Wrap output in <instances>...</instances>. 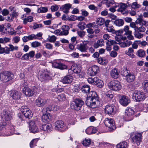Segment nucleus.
I'll use <instances>...</instances> for the list:
<instances>
[{"instance_id": "nucleus-35", "label": "nucleus", "mask_w": 148, "mask_h": 148, "mask_svg": "<svg viewBox=\"0 0 148 148\" xmlns=\"http://www.w3.org/2000/svg\"><path fill=\"white\" fill-rule=\"evenodd\" d=\"M125 32V34H130L132 33V31L129 30V27L128 26H125L124 27L123 30H120L119 32L120 33H123V31Z\"/></svg>"}, {"instance_id": "nucleus-18", "label": "nucleus", "mask_w": 148, "mask_h": 148, "mask_svg": "<svg viewBox=\"0 0 148 148\" xmlns=\"http://www.w3.org/2000/svg\"><path fill=\"white\" fill-rule=\"evenodd\" d=\"M120 72L116 68L112 69L110 71V75L111 77L114 79H117L119 77Z\"/></svg>"}, {"instance_id": "nucleus-44", "label": "nucleus", "mask_w": 148, "mask_h": 148, "mask_svg": "<svg viewBox=\"0 0 148 148\" xmlns=\"http://www.w3.org/2000/svg\"><path fill=\"white\" fill-rule=\"evenodd\" d=\"M136 54L139 57H143L145 55V52L144 50L140 49L137 51Z\"/></svg>"}, {"instance_id": "nucleus-9", "label": "nucleus", "mask_w": 148, "mask_h": 148, "mask_svg": "<svg viewBox=\"0 0 148 148\" xmlns=\"http://www.w3.org/2000/svg\"><path fill=\"white\" fill-rule=\"evenodd\" d=\"M134 111L132 108H127L125 110V115L126 117H129L128 121H131L133 119Z\"/></svg>"}, {"instance_id": "nucleus-45", "label": "nucleus", "mask_w": 148, "mask_h": 148, "mask_svg": "<svg viewBox=\"0 0 148 148\" xmlns=\"http://www.w3.org/2000/svg\"><path fill=\"white\" fill-rule=\"evenodd\" d=\"M30 110V109L26 106H23L21 108V111L23 114Z\"/></svg>"}, {"instance_id": "nucleus-26", "label": "nucleus", "mask_w": 148, "mask_h": 148, "mask_svg": "<svg viewBox=\"0 0 148 148\" xmlns=\"http://www.w3.org/2000/svg\"><path fill=\"white\" fill-rule=\"evenodd\" d=\"M40 129L44 131L49 132L51 130V125L49 124L42 125L40 127Z\"/></svg>"}, {"instance_id": "nucleus-55", "label": "nucleus", "mask_w": 148, "mask_h": 148, "mask_svg": "<svg viewBox=\"0 0 148 148\" xmlns=\"http://www.w3.org/2000/svg\"><path fill=\"white\" fill-rule=\"evenodd\" d=\"M10 51H12L14 50H17L18 49V47L17 46H14L13 45L10 44L8 45Z\"/></svg>"}, {"instance_id": "nucleus-3", "label": "nucleus", "mask_w": 148, "mask_h": 148, "mask_svg": "<svg viewBox=\"0 0 148 148\" xmlns=\"http://www.w3.org/2000/svg\"><path fill=\"white\" fill-rule=\"evenodd\" d=\"M108 86L110 89L115 91L120 90L122 87L121 83L116 80H113L111 81L109 83Z\"/></svg>"}, {"instance_id": "nucleus-39", "label": "nucleus", "mask_w": 148, "mask_h": 148, "mask_svg": "<svg viewBox=\"0 0 148 148\" xmlns=\"http://www.w3.org/2000/svg\"><path fill=\"white\" fill-rule=\"evenodd\" d=\"M99 63L101 65H105L107 63V60L104 58H99L97 59Z\"/></svg>"}, {"instance_id": "nucleus-2", "label": "nucleus", "mask_w": 148, "mask_h": 148, "mask_svg": "<svg viewBox=\"0 0 148 148\" xmlns=\"http://www.w3.org/2000/svg\"><path fill=\"white\" fill-rule=\"evenodd\" d=\"M14 78L13 74L8 71L4 72L0 74V78L3 82H7Z\"/></svg>"}, {"instance_id": "nucleus-43", "label": "nucleus", "mask_w": 148, "mask_h": 148, "mask_svg": "<svg viewBox=\"0 0 148 148\" xmlns=\"http://www.w3.org/2000/svg\"><path fill=\"white\" fill-rule=\"evenodd\" d=\"M105 23V20L102 18H99L96 20V23L98 25H103Z\"/></svg>"}, {"instance_id": "nucleus-10", "label": "nucleus", "mask_w": 148, "mask_h": 148, "mask_svg": "<svg viewBox=\"0 0 148 148\" xmlns=\"http://www.w3.org/2000/svg\"><path fill=\"white\" fill-rule=\"evenodd\" d=\"M52 66L60 70L66 69L67 68V66L60 62H54L52 63Z\"/></svg>"}, {"instance_id": "nucleus-41", "label": "nucleus", "mask_w": 148, "mask_h": 148, "mask_svg": "<svg viewBox=\"0 0 148 148\" xmlns=\"http://www.w3.org/2000/svg\"><path fill=\"white\" fill-rule=\"evenodd\" d=\"M38 140V138H35L33 139L30 142V147L31 148L34 147L36 145V144Z\"/></svg>"}, {"instance_id": "nucleus-30", "label": "nucleus", "mask_w": 148, "mask_h": 148, "mask_svg": "<svg viewBox=\"0 0 148 148\" xmlns=\"http://www.w3.org/2000/svg\"><path fill=\"white\" fill-rule=\"evenodd\" d=\"M127 7V6L125 4L121 3L120 7L117 10V11L121 12L123 14H126V12L125 9Z\"/></svg>"}, {"instance_id": "nucleus-64", "label": "nucleus", "mask_w": 148, "mask_h": 148, "mask_svg": "<svg viewBox=\"0 0 148 148\" xmlns=\"http://www.w3.org/2000/svg\"><path fill=\"white\" fill-rule=\"evenodd\" d=\"M51 32L54 33L56 35H61V31L59 29H57L54 32Z\"/></svg>"}, {"instance_id": "nucleus-47", "label": "nucleus", "mask_w": 148, "mask_h": 148, "mask_svg": "<svg viewBox=\"0 0 148 148\" xmlns=\"http://www.w3.org/2000/svg\"><path fill=\"white\" fill-rule=\"evenodd\" d=\"M106 28L107 30L109 32H111L113 34L116 33V31L112 25H109V26L107 27Z\"/></svg>"}, {"instance_id": "nucleus-11", "label": "nucleus", "mask_w": 148, "mask_h": 148, "mask_svg": "<svg viewBox=\"0 0 148 148\" xmlns=\"http://www.w3.org/2000/svg\"><path fill=\"white\" fill-rule=\"evenodd\" d=\"M105 112L108 115H113L114 114V106L113 105H108L104 108Z\"/></svg>"}, {"instance_id": "nucleus-32", "label": "nucleus", "mask_w": 148, "mask_h": 148, "mask_svg": "<svg viewBox=\"0 0 148 148\" xmlns=\"http://www.w3.org/2000/svg\"><path fill=\"white\" fill-rule=\"evenodd\" d=\"M134 50L132 48H129L128 50L125 51V53L131 58H133L135 55L134 54Z\"/></svg>"}, {"instance_id": "nucleus-13", "label": "nucleus", "mask_w": 148, "mask_h": 148, "mask_svg": "<svg viewBox=\"0 0 148 148\" xmlns=\"http://www.w3.org/2000/svg\"><path fill=\"white\" fill-rule=\"evenodd\" d=\"M29 130L31 132L36 133L39 132V130L34 121H31L29 123Z\"/></svg>"}, {"instance_id": "nucleus-1", "label": "nucleus", "mask_w": 148, "mask_h": 148, "mask_svg": "<svg viewBox=\"0 0 148 148\" xmlns=\"http://www.w3.org/2000/svg\"><path fill=\"white\" fill-rule=\"evenodd\" d=\"M89 97L86 98L85 102L88 106L92 108L100 106V101L96 92L91 91L88 94Z\"/></svg>"}, {"instance_id": "nucleus-49", "label": "nucleus", "mask_w": 148, "mask_h": 148, "mask_svg": "<svg viewBox=\"0 0 148 148\" xmlns=\"http://www.w3.org/2000/svg\"><path fill=\"white\" fill-rule=\"evenodd\" d=\"M104 3H106V6L108 7L110 6L111 4H112L114 3V0H104Z\"/></svg>"}, {"instance_id": "nucleus-22", "label": "nucleus", "mask_w": 148, "mask_h": 148, "mask_svg": "<svg viewBox=\"0 0 148 148\" xmlns=\"http://www.w3.org/2000/svg\"><path fill=\"white\" fill-rule=\"evenodd\" d=\"M3 117L5 121H9L12 119L11 113L9 111H4L3 112Z\"/></svg>"}, {"instance_id": "nucleus-25", "label": "nucleus", "mask_w": 148, "mask_h": 148, "mask_svg": "<svg viewBox=\"0 0 148 148\" xmlns=\"http://www.w3.org/2000/svg\"><path fill=\"white\" fill-rule=\"evenodd\" d=\"M39 79L41 82H45L50 79L51 77L47 74L43 73L40 75Z\"/></svg>"}, {"instance_id": "nucleus-12", "label": "nucleus", "mask_w": 148, "mask_h": 148, "mask_svg": "<svg viewBox=\"0 0 148 148\" xmlns=\"http://www.w3.org/2000/svg\"><path fill=\"white\" fill-rule=\"evenodd\" d=\"M9 95L14 100H18L21 97V94L20 92L15 90H12L9 92Z\"/></svg>"}, {"instance_id": "nucleus-28", "label": "nucleus", "mask_w": 148, "mask_h": 148, "mask_svg": "<svg viewBox=\"0 0 148 148\" xmlns=\"http://www.w3.org/2000/svg\"><path fill=\"white\" fill-rule=\"evenodd\" d=\"M136 24L140 25L148 26V21H145L141 18H138L136 21Z\"/></svg>"}, {"instance_id": "nucleus-15", "label": "nucleus", "mask_w": 148, "mask_h": 148, "mask_svg": "<svg viewBox=\"0 0 148 148\" xmlns=\"http://www.w3.org/2000/svg\"><path fill=\"white\" fill-rule=\"evenodd\" d=\"M47 103V101L42 96H40L36 100V104L38 107L43 106Z\"/></svg>"}, {"instance_id": "nucleus-50", "label": "nucleus", "mask_w": 148, "mask_h": 148, "mask_svg": "<svg viewBox=\"0 0 148 148\" xmlns=\"http://www.w3.org/2000/svg\"><path fill=\"white\" fill-rule=\"evenodd\" d=\"M32 47L36 48L41 46V43L37 41H35L31 43Z\"/></svg>"}, {"instance_id": "nucleus-58", "label": "nucleus", "mask_w": 148, "mask_h": 148, "mask_svg": "<svg viewBox=\"0 0 148 148\" xmlns=\"http://www.w3.org/2000/svg\"><path fill=\"white\" fill-rule=\"evenodd\" d=\"M106 43L108 45H114L115 44H118V43H117L115 40H112L111 39L108 40V42H106Z\"/></svg>"}, {"instance_id": "nucleus-7", "label": "nucleus", "mask_w": 148, "mask_h": 148, "mask_svg": "<svg viewBox=\"0 0 148 148\" xmlns=\"http://www.w3.org/2000/svg\"><path fill=\"white\" fill-rule=\"evenodd\" d=\"M99 71L98 67L96 65H94L89 68L88 70V74L91 76L96 75Z\"/></svg>"}, {"instance_id": "nucleus-40", "label": "nucleus", "mask_w": 148, "mask_h": 148, "mask_svg": "<svg viewBox=\"0 0 148 148\" xmlns=\"http://www.w3.org/2000/svg\"><path fill=\"white\" fill-rule=\"evenodd\" d=\"M74 101L77 104L78 106H79L80 108L84 104V101L81 99H75L74 100Z\"/></svg>"}, {"instance_id": "nucleus-57", "label": "nucleus", "mask_w": 148, "mask_h": 148, "mask_svg": "<svg viewBox=\"0 0 148 148\" xmlns=\"http://www.w3.org/2000/svg\"><path fill=\"white\" fill-rule=\"evenodd\" d=\"M85 24L84 22H80L78 24L77 26L81 30H83L85 28Z\"/></svg>"}, {"instance_id": "nucleus-5", "label": "nucleus", "mask_w": 148, "mask_h": 148, "mask_svg": "<svg viewBox=\"0 0 148 148\" xmlns=\"http://www.w3.org/2000/svg\"><path fill=\"white\" fill-rule=\"evenodd\" d=\"M38 88L34 87L33 88H30L28 87H24L23 91L24 94L27 97L33 96L34 94L37 92Z\"/></svg>"}, {"instance_id": "nucleus-16", "label": "nucleus", "mask_w": 148, "mask_h": 148, "mask_svg": "<svg viewBox=\"0 0 148 148\" xmlns=\"http://www.w3.org/2000/svg\"><path fill=\"white\" fill-rule=\"evenodd\" d=\"M120 103L124 106H127L130 102V100L125 96H122L119 100Z\"/></svg>"}, {"instance_id": "nucleus-61", "label": "nucleus", "mask_w": 148, "mask_h": 148, "mask_svg": "<svg viewBox=\"0 0 148 148\" xmlns=\"http://www.w3.org/2000/svg\"><path fill=\"white\" fill-rule=\"evenodd\" d=\"M140 5L138 4L136 2L132 3L131 5L132 7L134 9L138 8H140Z\"/></svg>"}, {"instance_id": "nucleus-48", "label": "nucleus", "mask_w": 148, "mask_h": 148, "mask_svg": "<svg viewBox=\"0 0 148 148\" xmlns=\"http://www.w3.org/2000/svg\"><path fill=\"white\" fill-rule=\"evenodd\" d=\"M33 20V17L31 16H29L23 19V23L26 24L27 22H31Z\"/></svg>"}, {"instance_id": "nucleus-8", "label": "nucleus", "mask_w": 148, "mask_h": 148, "mask_svg": "<svg viewBox=\"0 0 148 148\" xmlns=\"http://www.w3.org/2000/svg\"><path fill=\"white\" fill-rule=\"evenodd\" d=\"M86 42V43H83L78 44L76 48L82 52H86L88 49L87 44L89 42V41H87Z\"/></svg>"}, {"instance_id": "nucleus-17", "label": "nucleus", "mask_w": 148, "mask_h": 148, "mask_svg": "<svg viewBox=\"0 0 148 148\" xmlns=\"http://www.w3.org/2000/svg\"><path fill=\"white\" fill-rule=\"evenodd\" d=\"M142 134L140 133H136L134 137L132 138V140L134 142L136 143L137 145H139L141 141Z\"/></svg>"}, {"instance_id": "nucleus-31", "label": "nucleus", "mask_w": 148, "mask_h": 148, "mask_svg": "<svg viewBox=\"0 0 148 148\" xmlns=\"http://www.w3.org/2000/svg\"><path fill=\"white\" fill-rule=\"evenodd\" d=\"M126 79L128 82H133L135 79V76L133 73H129L126 77Z\"/></svg>"}, {"instance_id": "nucleus-53", "label": "nucleus", "mask_w": 148, "mask_h": 148, "mask_svg": "<svg viewBox=\"0 0 148 148\" xmlns=\"http://www.w3.org/2000/svg\"><path fill=\"white\" fill-rule=\"evenodd\" d=\"M66 97L65 95L63 94H60L58 95L57 99H58L60 101L64 100L66 99Z\"/></svg>"}, {"instance_id": "nucleus-42", "label": "nucleus", "mask_w": 148, "mask_h": 148, "mask_svg": "<svg viewBox=\"0 0 148 148\" xmlns=\"http://www.w3.org/2000/svg\"><path fill=\"white\" fill-rule=\"evenodd\" d=\"M127 146V144L126 142H123L117 145V148H126Z\"/></svg>"}, {"instance_id": "nucleus-33", "label": "nucleus", "mask_w": 148, "mask_h": 148, "mask_svg": "<svg viewBox=\"0 0 148 148\" xmlns=\"http://www.w3.org/2000/svg\"><path fill=\"white\" fill-rule=\"evenodd\" d=\"M72 70H73V73L76 74H79L81 71V69L80 66L77 65H74L72 67Z\"/></svg>"}, {"instance_id": "nucleus-6", "label": "nucleus", "mask_w": 148, "mask_h": 148, "mask_svg": "<svg viewBox=\"0 0 148 148\" xmlns=\"http://www.w3.org/2000/svg\"><path fill=\"white\" fill-rule=\"evenodd\" d=\"M104 123L105 125L108 127L111 131L116 129L115 122L114 120L111 118H108L105 119Z\"/></svg>"}, {"instance_id": "nucleus-52", "label": "nucleus", "mask_w": 148, "mask_h": 148, "mask_svg": "<svg viewBox=\"0 0 148 148\" xmlns=\"http://www.w3.org/2000/svg\"><path fill=\"white\" fill-rule=\"evenodd\" d=\"M48 10V9L47 7H41L39 8L38 10V13H45Z\"/></svg>"}, {"instance_id": "nucleus-62", "label": "nucleus", "mask_w": 148, "mask_h": 148, "mask_svg": "<svg viewBox=\"0 0 148 148\" xmlns=\"http://www.w3.org/2000/svg\"><path fill=\"white\" fill-rule=\"evenodd\" d=\"M78 35L81 38H83L85 35V32L83 31H78L77 32Z\"/></svg>"}, {"instance_id": "nucleus-56", "label": "nucleus", "mask_w": 148, "mask_h": 148, "mask_svg": "<svg viewBox=\"0 0 148 148\" xmlns=\"http://www.w3.org/2000/svg\"><path fill=\"white\" fill-rule=\"evenodd\" d=\"M144 90L148 92V81H145L143 83Z\"/></svg>"}, {"instance_id": "nucleus-37", "label": "nucleus", "mask_w": 148, "mask_h": 148, "mask_svg": "<svg viewBox=\"0 0 148 148\" xmlns=\"http://www.w3.org/2000/svg\"><path fill=\"white\" fill-rule=\"evenodd\" d=\"M70 107L72 109L76 110H79L81 109L79 106H78L74 101L71 103Z\"/></svg>"}, {"instance_id": "nucleus-63", "label": "nucleus", "mask_w": 148, "mask_h": 148, "mask_svg": "<svg viewBox=\"0 0 148 148\" xmlns=\"http://www.w3.org/2000/svg\"><path fill=\"white\" fill-rule=\"evenodd\" d=\"M145 30V28L143 26H141L139 27H137L136 31L138 32H143Z\"/></svg>"}, {"instance_id": "nucleus-54", "label": "nucleus", "mask_w": 148, "mask_h": 148, "mask_svg": "<svg viewBox=\"0 0 148 148\" xmlns=\"http://www.w3.org/2000/svg\"><path fill=\"white\" fill-rule=\"evenodd\" d=\"M134 35L135 37L138 38H140L143 36V35L142 34L136 30L135 31Z\"/></svg>"}, {"instance_id": "nucleus-24", "label": "nucleus", "mask_w": 148, "mask_h": 148, "mask_svg": "<svg viewBox=\"0 0 148 148\" xmlns=\"http://www.w3.org/2000/svg\"><path fill=\"white\" fill-rule=\"evenodd\" d=\"M62 31L61 32V35L66 36L69 33V31L70 29L69 27L67 25H64L62 26L61 28Z\"/></svg>"}, {"instance_id": "nucleus-27", "label": "nucleus", "mask_w": 148, "mask_h": 148, "mask_svg": "<svg viewBox=\"0 0 148 148\" xmlns=\"http://www.w3.org/2000/svg\"><path fill=\"white\" fill-rule=\"evenodd\" d=\"M36 38L35 34H31L28 36H24L22 38V40L24 42H26L29 40L35 39Z\"/></svg>"}, {"instance_id": "nucleus-20", "label": "nucleus", "mask_w": 148, "mask_h": 148, "mask_svg": "<svg viewBox=\"0 0 148 148\" xmlns=\"http://www.w3.org/2000/svg\"><path fill=\"white\" fill-rule=\"evenodd\" d=\"M71 7V5L69 3L66 4L60 7V10L66 14L69 12V10Z\"/></svg>"}, {"instance_id": "nucleus-29", "label": "nucleus", "mask_w": 148, "mask_h": 148, "mask_svg": "<svg viewBox=\"0 0 148 148\" xmlns=\"http://www.w3.org/2000/svg\"><path fill=\"white\" fill-rule=\"evenodd\" d=\"M86 131L87 134H90L95 133L97 131V129L95 127L91 126L88 127Z\"/></svg>"}, {"instance_id": "nucleus-36", "label": "nucleus", "mask_w": 148, "mask_h": 148, "mask_svg": "<svg viewBox=\"0 0 148 148\" xmlns=\"http://www.w3.org/2000/svg\"><path fill=\"white\" fill-rule=\"evenodd\" d=\"M124 21L121 19H116L114 21V24L117 26H121L123 25L124 23Z\"/></svg>"}, {"instance_id": "nucleus-4", "label": "nucleus", "mask_w": 148, "mask_h": 148, "mask_svg": "<svg viewBox=\"0 0 148 148\" xmlns=\"http://www.w3.org/2000/svg\"><path fill=\"white\" fill-rule=\"evenodd\" d=\"M145 97L143 92L134 91L132 95V98L136 101L141 102L145 99Z\"/></svg>"}, {"instance_id": "nucleus-46", "label": "nucleus", "mask_w": 148, "mask_h": 148, "mask_svg": "<svg viewBox=\"0 0 148 148\" xmlns=\"http://www.w3.org/2000/svg\"><path fill=\"white\" fill-rule=\"evenodd\" d=\"M91 143V140L89 139L85 138L82 142V144L85 146H87L90 145Z\"/></svg>"}, {"instance_id": "nucleus-51", "label": "nucleus", "mask_w": 148, "mask_h": 148, "mask_svg": "<svg viewBox=\"0 0 148 148\" xmlns=\"http://www.w3.org/2000/svg\"><path fill=\"white\" fill-rule=\"evenodd\" d=\"M24 115L25 117L28 119L31 118L33 116V114L31 110L25 113Z\"/></svg>"}, {"instance_id": "nucleus-38", "label": "nucleus", "mask_w": 148, "mask_h": 148, "mask_svg": "<svg viewBox=\"0 0 148 148\" xmlns=\"http://www.w3.org/2000/svg\"><path fill=\"white\" fill-rule=\"evenodd\" d=\"M104 42V41L102 39L98 40L97 42L94 43V46L95 48H97L99 46H102Z\"/></svg>"}, {"instance_id": "nucleus-59", "label": "nucleus", "mask_w": 148, "mask_h": 148, "mask_svg": "<svg viewBox=\"0 0 148 148\" xmlns=\"http://www.w3.org/2000/svg\"><path fill=\"white\" fill-rule=\"evenodd\" d=\"M56 37L55 36H49L48 38V40L50 42H53L56 41Z\"/></svg>"}, {"instance_id": "nucleus-19", "label": "nucleus", "mask_w": 148, "mask_h": 148, "mask_svg": "<svg viewBox=\"0 0 148 148\" xmlns=\"http://www.w3.org/2000/svg\"><path fill=\"white\" fill-rule=\"evenodd\" d=\"M63 122L61 120H58L55 123V128L56 130H60L64 127Z\"/></svg>"}, {"instance_id": "nucleus-21", "label": "nucleus", "mask_w": 148, "mask_h": 148, "mask_svg": "<svg viewBox=\"0 0 148 148\" xmlns=\"http://www.w3.org/2000/svg\"><path fill=\"white\" fill-rule=\"evenodd\" d=\"M73 80V78L72 76L68 75L65 76L62 79V82L64 84H69L71 83Z\"/></svg>"}, {"instance_id": "nucleus-34", "label": "nucleus", "mask_w": 148, "mask_h": 148, "mask_svg": "<svg viewBox=\"0 0 148 148\" xmlns=\"http://www.w3.org/2000/svg\"><path fill=\"white\" fill-rule=\"evenodd\" d=\"M81 90L82 92L87 93L90 91V88L88 85H84L82 86Z\"/></svg>"}, {"instance_id": "nucleus-60", "label": "nucleus", "mask_w": 148, "mask_h": 148, "mask_svg": "<svg viewBox=\"0 0 148 148\" xmlns=\"http://www.w3.org/2000/svg\"><path fill=\"white\" fill-rule=\"evenodd\" d=\"M129 73L126 69H124L121 71V74L122 76L126 77L127 75Z\"/></svg>"}, {"instance_id": "nucleus-23", "label": "nucleus", "mask_w": 148, "mask_h": 148, "mask_svg": "<svg viewBox=\"0 0 148 148\" xmlns=\"http://www.w3.org/2000/svg\"><path fill=\"white\" fill-rule=\"evenodd\" d=\"M121 47L124 48L129 47L132 44V42L129 40H123L121 42L118 41Z\"/></svg>"}, {"instance_id": "nucleus-14", "label": "nucleus", "mask_w": 148, "mask_h": 148, "mask_svg": "<svg viewBox=\"0 0 148 148\" xmlns=\"http://www.w3.org/2000/svg\"><path fill=\"white\" fill-rule=\"evenodd\" d=\"M50 110V109L47 108H43L42 110V112L43 113V114L42 117V119L43 122L46 123L49 122L50 121L48 114H44V113L45 112H47L48 111Z\"/></svg>"}]
</instances>
